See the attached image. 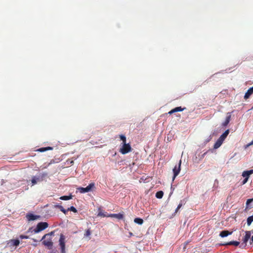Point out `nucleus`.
<instances>
[{
	"mask_svg": "<svg viewBox=\"0 0 253 253\" xmlns=\"http://www.w3.org/2000/svg\"><path fill=\"white\" fill-rule=\"evenodd\" d=\"M120 139L123 141L122 144L126 143V137L124 135L121 134L120 135Z\"/></svg>",
	"mask_w": 253,
	"mask_h": 253,
	"instance_id": "obj_27",
	"label": "nucleus"
},
{
	"mask_svg": "<svg viewBox=\"0 0 253 253\" xmlns=\"http://www.w3.org/2000/svg\"><path fill=\"white\" fill-rule=\"evenodd\" d=\"M186 108H182L181 107H177L174 108V109L171 110L170 111L168 112V114L169 115H171L172 114L177 112H180L184 110H185Z\"/></svg>",
	"mask_w": 253,
	"mask_h": 253,
	"instance_id": "obj_10",
	"label": "nucleus"
},
{
	"mask_svg": "<svg viewBox=\"0 0 253 253\" xmlns=\"http://www.w3.org/2000/svg\"><path fill=\"white\" fill-rule=\"evenodd\" d=\"M60 206H61V205H55V207L56 208H58V209H59Z\"/></svg>",
	"mask_w": 253,
	"mask_h": 253,
	"instance_id": "obj_37",
	"label": "nucleus"
},
{
	"mask_svg": "<svg viewBox=\"0 0 253 253\" xmlns=\"http://www.w3.org/2000/svg\"><path fill=\"white\" fill-rule=\"evenodd\" d=\"M228 114L229 115L227 116L225 121L222 123V126H227L230 121L231 116L230 113H228Z\"/></svg>",
	"mask_w": 253,
	"mask_h": 253,
	"instance_id": "obj_18",
	"label": "nucleus"
},
{
	"mask_svg": "<svg viewBox=\"0 0 253 253\" xmlns=\"http://www.w3.org/2000/svg\"><path fill=\"white\" fill-rule=\"evenodd\" d=\"M20 238L21 239H28L29 238V237L28 236H26V235H21L20 236H19Z\"/></svg>",
	"mask_w": 253,
	"mask_h": 253,
	"instance_id": "obj_30",
	"label": "nucleus"
},
{
	"mask_svg": "<svg viewBox=\"0 0 253 253\" xmlns=\"http://www.w3.org/2000/svg\"><path fill=\"white\" fill-rule=\"evenodd\" d=\"M98 216H102V217H105V216H107V217H108V215H105L104 213L102 212H99L98 214Z\"/></svg>",
	"mask_w": 253,
	"mask_h": 253,
	"instance_id": "obj_29",
	"label": "nucleus"
},
{
	"mask_svg": "<svg viewBox=\"0 0 253 253\" xmlns=\"http://www.w3.org/2000/svg\"><path fill=\"white\" fill-rule=\"evenodd\" d=\"M251 240L253 242V236L252 237Z\"/></svg>",
	"mask_w": 253,
	"mask_h": 253,
	"instance_id": "obj_40",
	"label": "nucleus"
},
{
	"mask_svg": "<svg viewBox=\"0 0 253 253\" xmlns=\"http://www.w3.org/2000/svg\"><path fill=\"white\" fill-rule=\"evenodd\" d=\"M206 153H207V152L204 153V154H203V156H204Z\"/></svg>",
	"mask_w": 253,
	"mask_h": 253,
	"instance_id": "obj_41",
	"label": "nucleus"
},
{
	"mask_svg": "<svg viewBox=\"0 0 253 253\" xmlns=\"http://www.w3.org/2000/svg\"><path fill=\"white\" fill-rule=\"evenodd\" d=\"M94 187V184L93 183H90L87 187L85 188L84 187H79L78 188L79 191L81 193H84L86 192H89L91 191L92 188Z\"/></svg>",
	"mask_w": 253,
	"mask_h": 253,
	"instance_id": "obj_5",
	"label": "nucleus"
},
{
	"mask_svg": "<svg viewBox=\"0 0 253 253\" xmlns=\"http://www.w3.org/2000/svg\"><path fill=\"white\" fill-rule=\"evenodd\" d=\"M129 234L130 236H132L133 235V234L131 232H129Z\"/></svg>",
	"mask_w": 253,
	"mask_h": 253,
	"instance_id": "obj_39",
	"label": "nucleus"
},
{
	"mask_svg": "<svg viewBox=\"0 0 253 253\" xmlns=\"http://www.w3.org/2000/svg\"><path fill=\"white\" fill-rule=\"evenodd\" d=\"M43 176H33L31 180L32 185H34L36 184L38 181H41L43 180Z\"/></svg>",
	"mask_w": 253,
	"mask_h": 253,
	"instance_id": "obj_8",
	"label": "nucleus"
},
{
	"mask_svg": "<svg viewBox=\"0 0 253 253\" xmlns=\"http://www.w3.org/2000/svg\"><path fill=\"white\" fill-rule=\"evenodd\" d=\"M179 210V209H178V208L177 207V208L176 209V210L175 211L174 213H177Z\"/></svg>",
	"mask_w": 253,
	"mask_h": 253,
	"instance_id": "obj_38",
	"label": "nucleus"
},
{
	"mask_svg": "<svg viewBox=\"0 0 253 253\" xmlns=\"http://www.w3.org/2000/svg\"><path fill=\"white\" fill-rule=\"evenodd\" d=\"M223 142V141L222 139H221L220 138H219L217 139V140L216 141L215 144H214V146H213L214 148L217 149L218 148H219Z\"/></svg>",
	"mask_w": 253,
	"mask_h": 253,
	"instance_id": "obj_17",
	"label": "nucleus"
},
{
	"mask_svg": "<svg viewBox=\"0 0 253 253\" xmlns=\"http://www.w3.org/2000/svg\"><path fill=\"white\" fill-rule=\"evenodd\" d=\"M253 173V169H251L249 170L244 171L242 173V176L245 178H248L249 179V176L251 174Z\"/></svg>",
	"mask_w": 253,
	"mask_h": 253,
	"instance_id": "obj_16",
	"label": "nucleus"
},
{
	"mask_svg": "<svg viewBox=\"0 0 253 253\" xmlns=\"http://www.w3.org/2000/svg\"><path fill=\"white\" fill-rule=\"evenodd\" d=\"M132 148L129 143H124L120 149V152L122 154H126L131 151Z\"/></svg>",
	"mask_w": 253,
	"mask_h": 253,
	"instance_id": "obj_3",
	"label": "nucleus"
},
{
	"mask_svg": "<svg viewBox=\"0 0 253 253\" xmlns=\"http://www.w3.org/2000/svg\"><path fill=\"white\" fill-rule=\"evenodd\" d=\"M26 217L29 221H33L40 218V216L29 213L26 215Z\"/></svg>",
	"mask_w": 253,
	"mask_h": 253,
	"instance_id": "obj_9",
	"label": "nucleus"
},
{
	"mask_svg": "<svg viewBox=\"0 0 253 253\" xmlns=\"http://www.w3.org/2000/svg\"><path fill=\"white\" fill-rule=\"evenodd\" d=\"M59 210L62 211V210H63V209H64V208H63L62 206H61L59 207Z\"/></svg>",
	"mask_w": 253,
	"mask_h": 253,
	"instance_id": "obj_36",
	"label": "nucleus"
},
{
	"mask_svg": "<svg viewBox=\"0 0 253 253\" xmlns=\"http://www.w3.org/2000/svg\"><path fill=\"white\" fill-rule=\"evenodd\" d=\"M182 206V201H181L180 203L179 204V205L177 206L178 209H180Z\"/></svg>",
	"mask_w": 253,
	"mask_h": 253,
	"instance_id": "obj_33",
	"label": "nucleus"
},
{
	"mask_svg": "<svg viewBox=\"0 0 253 253\" xmlns=\"http://www.w3.org/2000/svg\"><path fill=\"white\" fill-rule=\"evenodd\" d=\"M91 232L90 231V229H87L85 231V233L84 234V237H89V239H90V236L91 235Z\"/></svg>",
	"mask_w": 253,
	"mask_h": 253,
	"instance_id": "obj_24",
	"label": "nucleus"
},
{
	"mask_svg": "<svg viewBox=\"0 0 253 253\" xmlns=\"http://www.w3.org/2000/svg\"><path fill=\"white\" fill-rule=\"evenodd\" d=\"M65 236L61 234L60 235V238L59 240V245L60 247L61 253H66L65 251Z\"/></svg>",
	"mask_w": 253,
	"mask_h": 253,
	"instance_id": "obj_2",
	"label": "nucleus"
},
{
	"mask_svg": "<svg viewBox=\"0 0 253 253\" xmlns=\"http://www.w3.org/2000/svg\"><path fill=\"white\" fill-rule=\"evenodd\" d=\"M248 180V178H245L242 182V184H245V183H246L247 182Z\"/></svg>",
	"mask_w": 253,
	"mask_h": 253,
	"instance_id": "obj_32",
	"label": "nucleus"
},
{
	"mask_svg": "<svg viewBox=\"0 0 253 253\" xmlns=\"http://www.w3.org/2000/svg\"><path fill=\"white\" fill-rule=\"evenodd\" d=\"M164 195V192L162 191H159L156 194V197L158 199H161Z\"/></svg>",
	"mask_w": 253,
	"mask_h": 253,
	"instance_id": "obj_23",
	"label": "nucleus"
},
{
	"mask_svg": "<svg viewBox=\"0 0 253 253\" xmlns=\"http://www.w3.org/2000/svg\"><path fill=\"white\" fill-rule=\"evenodd\" d=\"M252 94H253V86L247 90V91L245 94L244 99L246 100L248 99Z\"/></svg>",
	"mask_w": 253,
	"mask_h": 253,
	"instance_id": "obj_15",
	"label": "nucleus"
},
{
	"mask_svg": "<svg viewBox=\"0 0 253 253\" xmlns=\"http://www.w3.org/2000/svg\"><path fill=\"white\" fill-rule=\"evenodd\" d=\"M10 244V246H18L20 244V241L18 239H11L8 241V244Z\"/></svg>",
	"mask_w": 253,
	"mask_h": 253,
	"instance_id": "obj_14",
	"label": "nucleus"
},
{
	"mask_svg": "<svg viewBox=\"0 0 253 253\" xmlns=\"http://www.w3.org/2000/svg\"><path fill=\"white\" fill-rule=\"evenodd\" d=\"M73 196L70 195L69 196H63L60 197V199L62 200H69L72 198Z\"/></svg>",
	"mask_w": 253,
	"mask_h": 253,
	"instance_id": "obj_22",
	"label": "nucleus"
},
{
	"mask_svg": "<svg viewBox=\"0 0 253 253\" xmlns=\"http://www.w3.org/2000/svg\"><path fill=\"white\" fill-rule=\"evenodd\" d=\"M48 226V224L46 222H40L37 224L36 227L34 229V232L35 233H39L47 228Z\"/></svg>",
	"mask_w": 253,
	"mask_h": 253,
	"instance_id": "obj_1",
	"label": "nucleus"
},
{
	"mask_svg": "<svg viewBox=\"0 0 253 253\" xmlns=\"http://www.w3.org/2000/svg\"><path fill=\"white\" fill-rule=\"evenodd\" d=\"M45 240H42V244L49 250L51 249L53 247V242L51 237H47L45 238Z\"/></svg>",
	"mask_w": 253,
	"mask_h": 253,
	"instance_id": "obj_6",
	"label": "nucleus"
},
{
	"mask_svg": "<svg viewBox=\"0 0 253 253\" xmlns=\"http://www.w3.org/2000/svg\"><path fill=\"white\" fill-rule=\"evenodd\" d=\"M253 201V199H249L246 202V205H248L250 203Z\"/></svg>",
	"mask_w": 253,
	"mask_h": 253,
	"instance_id": "obj_31",
	"label": "nucleus"
},
{
	"mask_svg": "<svg viewBox=\"0 0 253 253\" xmlns=\"http://www.w3.org/2000/svg\"><path fill=\"white\" fill-rule=\"evenodd\" d=\"M252 145H253V140L247 145V147L249 146Z\"/></svg>",
	"mask_w": 253,
	"mask_h": 253,
	"instance_id": "obj_35",
	"label": "nucleus"
},
{
	"mask_svg": "<svg viewBox=\"0 0 253 253\" xmlns=\"http://www.w3.org/2000/svg\"><path fill=\"white\" fill-rule=\"evenodd\" d=\"M53 149V148L51 147H42L38 149L37 150V151L40 152H43L47 150H51Z\"/></svg>",
	"mask_w": 253,
	"mask_h": 253,
	"instance_id": "obj_19",
	"label": "nucleus"
},
{
	"mask_svg": "<svg viewBox=\"0 0 253 253\" xmlns=\"http://www.w3.org/2000/svg\"><path fill=\"white\" fill-rule=\"evenodd\" d=\"M67 211H72L75 213L77 212V209L73 206H71V207L68 208Z\"/></svg>",
	"mask_w": 253,
	"mask_h": 253,
	"instance_id": "obj_28",
	"label": "nucleus"
},
{
	"mask_svg": "<svg viewBox=\"0 0 253 253\" xmlns=\"http://www.w3.org/2000/svg\"><path fill=\"white\" fill-rule=\"evenodd\" d=\"M181 161L180 160L178 163V166H175L174 168L173 169V176L172 177V181H174L176 176L178 175L179 173L180 170H181Z\"/></svg>",
	"mask_w": 253,
	"mask_h": 253,
	"instance_id": "obj_4",
	"label": "nucleus"
},
{
	"mask_svg": "<svg viewBox=\"0 0 253 253\" xmlns=\"http://www.w3.org/2000/svg\"><path fill=\"white\" fill-rule=\"evenodd\" d=\"M232 233H233L232 231H229L228 230H223V231H222L221 232H220V233L219 234V236L221 238H224V237L228 236V235H231L232 234Z\"/></svg>",
	"mask_w": 253,
	"mask_h": 253,
	"instance_id": "obj_12",
	"label": "nucleus"
},
{
	"mask_svg": "<svg viewBox=\"0 0 253 253\" xmlns=\"http://www.w3.org/2000/svg\"><path fill=\"white\" fill-rule=\"evenodd\" d=\"M253 221V215L248 217L247 225L248 226H250Z\"/></svg>",
	"mask_w": 253,
	"mask_h": 253,
	"instance_id": "obj_25",
	"label": "nucleus"
},
{
	"mask_svg": "<svg viewBox=\"0 0 253 253\" xmlns=\"http://www.w3.org/2000/svg\"><path fill=\"white\" fill-rule=\"evenodd\" d=\"M108 217H115L118 219H123L124 218V215L122 213H114V214H110L108 216Z\"/></svg>",
	"mask_w": 253,
	"mask_h": 253,
	"instance_id": "obj_13",
	"label": "nucleus"
},
{
	"mask_svg": "<svg viewBox=\"0 0 253 253\" xmlns=\"http://www.w3.org/2000/svg\"><path fill=\"white\" fill-rule=\"evenodd\" d=\"M134 222L138 224L141 225L143 223V220L140 218H135L134 219Z\"/></svg>",
	"mask_w": 253,
	"mask_h": 253,
	"instance_id": "obj_21",
	"label": "nucleus"
},
{
	"mask_svg": "<svg viewBox=\"0 0 253 253\" xmlns=\"http://www.w3.org/2000/svg\"><path fill=\"white\" fill-rule=\"evenodd\" d=\"M240 245V242L238 241H230L224 243L220 244L221 246H227V245H233L235 246H238Z\"/></svg>",
	"mask_w": 253,
	"mask_h": 253,
	"instance_id": "obj_11",
	"label": "nucleus"
},
{
	"mask_svg": "<svg viewBox=\"0 0 253 253\" xmlns=\"http://www.w3.org/2000/svg\"><path fill=\"white\" fill-rule=\"evenodd\" d=\"M54 233V231H51V232L49 233H47V234H45L42 238V240H43V239H45V238H47V237H51V235H53Z\"/></svg>",
	"mask_w": 253,
	"mask_h": 253,
	"instance_id": "obj_26",
	"label": "nucleus"
},
{
	"mask_svg": "<svg viewBox=\"0 0 253 253\" xmlns=\"http://www.w3.org/2000/svg\"><path fill=\"white\" fill-rule=\"evenodd\" d=\"M251 232L250 231H246V235L243 239V242L240 246V248H243L247 245V243L251 238Z\"/></svg>",
	"mask_w": 253,
	"mask_h": 253,
	"instance_id": "obj_7",
	"label": "nucleus"
},
{
	"mask_svg": "<svg viewBox=\"0 0 253 253\" xmlns=\"http://www.w3.org/2000/svg\"><path fill=\"white\" fill-rule=\"evenodd\" d=\"M68 211H67V210H65V209H63L62 212H63L64 214H66Z\"/></svg>",
	"mask_w": 253,
	"mask_h": 253,
	"instance_id": "obj_34",
	"label": "nucleus"
},
{
	"mask_svg": "<svg viewBox=\"0 0 253 253\" xmlns=\"http://www.w3.org/2000/svg\"><path fill=\"white\" fill-rule=\"evenodd\" d=\"M229 133V130L227 129L225 131V132L219 137V138L222 139L223 141L225 140L227 136L228 135Z\"/></svg>",
	"mask_w": 253,
	"mask_h": 253,
	"instance_id": "obj_20",
	"label": "nucleus"
}]
</instances>
